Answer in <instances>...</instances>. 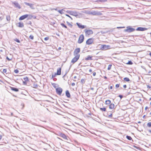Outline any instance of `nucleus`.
<instances>
[{
	"label": "nucleus",
	"mask_w": 151,
	"mask_h": 151,
	"mask_svg": "<svg viewBox=\"0 0 151 151\" xmlns=\"http://www.w3.org/2000/svg\"><path fill=\"white\" fill-rule=\"evenodd\" d=\"M127 29H125L124 31L128 33H130L134 31L135 29L134 28H132L131 26H129L127 27Z\"/></svg>",
	"instance_id": "f257e3e1"
},
{
	"label": "nucleus",
	"mask_w": 151,
	"mask_h": 151,
	"mask_svg": "<svg viewBox=\"0 0 151 151\" xmlns=\"http://www.w3.org/2000/svg\"><path fill=\"white\" fill-rule=\"evenodd\" d=\"M80 51V49L79 48H77L75 49L74 52V55L75 56L78 57L79 58L80 55L79 54Z\"/></svg>",
	"instance_id": "f03ea898"
},
{
	"label": "nucleus",
	"mask_w": 151,
	"mask_h": 151,
	"mask_svg": "<svg viewBox=\"0 0 151 151\" xmlns=\"http://www.w3.org/2000/svg\"><path fill=\"white\" fill-rule=\"evenodd\" d=\"M88 13L89 14H91L93 15H102V13L101 12L97 11L90 12H89Z\"/></svg>",
	"instance_id": "7ed1b4c3"
},
{
	"label": "nucleus",
	"mask_w": 151,
	"mask_h": 151,
	"mask_svg": "<svg viewBox=\"0 0 151 151\" xmlns=\"http://www.w3.org/2000/svg\"><path fill=\"white\" fill-rule=\"evenodd\" d=\"M101 49L102 50H106L111 48L110 46L109 45H102L101 46Z\"/></svg>",
	"instance_id": "20e7f679"
},
{
	"label": "nucleus",
	"mask_w": 151,
	"mask_h": 151,
	"mask_svg": "<svg viewBox=\"0 0 151 151\" xmlns=\"http://www.w3.org/2000/svg\"><path fill=\"white\" fill-rule=\"evenodd\" d=\"M84 40V37L83 35H80L78 40V43L79 44L82 43L83 41Z\"/></svg>",
	"instance_id": "39448f33"
},
{
	"label": "nucleus",
	"mask_w": 151,
	"mask_h": 151,
	"mask_svg": "<svg viewBox=\"0 0 151 151\" xmlns=\"http://www.w3.org/2000/svg\"><path fill=\"white\" fill-rule=\"evenodd\" d=\"M67 12L70 15H73L75 16H77L78 15V13L76 11H68Z\"/></svg>",
	"instance_id": "423d86ee"
},
{
	"label": "nucleus",
	"mask_w": 151,
	"mask_h": 151,
	"mask_svg": "<svg viewBox=\"0 0 151 151\" xmlns=\"http://www.w3.org/2000/svg\"><path fill=\"white\" fill-rule=\"evenodd\" d=\"M24 3L26 5L29 6L31 9H35L34 4H33L29 3L26 2H24Z\"/></svg>",
	"instance_id": "0eeeda50"
},
{
	"label": "nucleus",
	"mask_w": 151,
	"mask_h": 151,
	"mask_svg": "<svg viewBox=\"0 0 151 151\" xmlns=\"http://www.w3.org/2000/svg\"><path fill=\"white\" fill-rule=\"evenodd\" d=\"M84 31L86 35H89L93 34V31L91 29L86 30L85 29Z\"/></svg>",
	"instance_id": "6e6552de"
},
{
	"label": "nucleus",
	"mask_w": 151,
	"mask_h": 151,
	"mask_svg": "<svg viewBox=\"0 0 151 151\" xmlns=\"http://www.w3.org/2000/svg\"><path fill=\"white\" fill-rule=\"evenodd\" d=\"M56 92L59 95H60L62 92V89L60 87L56 89Z\"/></svg>",
	"instance_id": "1a4fd4ad"
},
{
	"label": "nucleus",
	"mask_w": 151,
	"mask_h": 151,
	"mask_svg": "<svg viewBox=\"0 0 151 151\" xmlns=\"http://www.w3.org/2000/svg\"><path fill=\"white\" fill-rule=\"evenodd\" d=\"M28 16L29 15L27 14L22 15L19 17V20H23L27 18L28 17Z\"/></svg>",
	"instance_id": "9d476101"
},
{
	"label": "nucleus",
	"mask_w": 151,
	"mask_h": 151,
	"mask_svg": "<svg viewBox=\"0 0 151 151\" xmlns=\"http://www.w3.org/2000/svg\"><path fill=\"white\" fill-rule=\"evenodd\" d=\"M76 24L78 26V27L80 28H81V29H83L86 27V26L85 25H83L81 24L80 23H78V22L76 23Z\"/></svg>",
	"instance_id": "9b49d317"
},
{
	"label": "nucleus",
	"mask_w": 151,
	"mask_h": 151,
	"mask_svg": "<svg viewBox=\"0 0 151 151\" xmlns=\"http://www.w3.org/2000/svg\"><path fill=\"white\" fill-rule=\"evenodd\" d=\"M147 28L145 27H138L136 29L137 31H144L147 30Z\"/></svg>",
	"instance_id": "f8f14e48"
},
{
	"label": "nucleus",
	"mask_w": 151,
	"mask_h": 151,
	"mask_svg": "<svg viewBox=\"0 0 151 151\" xmlns=\"http://www.w3.org/2000/svg\"><path fill=\"white\" fill-rule=\"evenodd\" d=\"M93 39L92 38H90L87 40L86 44L87 45H90L93 43Z\"/></svg>",
	"instance_id": "ddd939ff"
},
{
	"label": "nucleus",
	"mask_w": 151,
	"mask_h": 151,
	"mask_svg": "<svg viewBox=\"0 0 151 151\" xmlns=\"http://www.w3.org/2000/svg\"><path fill=\"white\" fill-rule=\"evenodd\" d=\"M79 58V57H78L77 56H75V57L72 59L71 62L73 63V64H74L78 60Z\"/></svg>",
	"instance_id": "4468645a"
},
{
	"label": "nucleus",
	"mask_w": 151,
	"mask_h": 151,
	"mask_svg": "<svg viewBox=\"0 0 151 151\" xmlns=\"http://www.w3.org/2000/svg\"><path fill=\"white\" fill-rule=\"evenodd\" d=\"M13 4L14 5V6L18 8L19 9H21V7L20 5L17 2L15 1L13 2Z\"/></svg>",
	"instance_id": "2eb2a0df"
},
{
	"label": "nucleus",
	"mask_w": 151,
	"mask_h": 151,
	"mask_svg": "<svg viewBox=\"0 0 151 151\" xmlns=\"http://www.w3.org/2000/svg\"><path fill=\"white\" fill-rule=\"evenodd\" d=\"M59 135L61 137H62L64 139H67V137L64 134H63V133H59Z\"/></svg>",
	"instance_id": "dca6fc26"
},
{
	"label": "nucleus",
	"mask_w": 151,
	"mask_h": 151,
	"mask_svg": "<svg viewBox=\"0 0 151 151\" xmlns=\"http://www.w3.org/2000/svg\"><path fill=\"white\" fill-rule=\"evenodd\" d=\"M61 68H60L57 69V72L55 73V75H59L61 74Z\"/></svg>",
	"instance_id": "f3484780"
},
{
	"label": "nucleus",
	"mask_w": 151,
	"mask_h": 151,
	"mask_svg": "<svg viewBox=\"0 0 151 151\" xmlns=\"http://www.w3.org/2000/svg\"><path fill=\"white\" fill-rule=\"evenodd\" d=\"M10 88L11 90L14 91L18 92L19 91V90L17 88L13 87H10Z\"/></svg>",
	"instance_id": "a211bd4d"
},
{
	"label": "nucleus",
	"mask_w": 151,
	"mask_h": 151,
	"mask_svg": "<svg viewBox=\"0 0 151 151\" xmlns=\"http://www.w3.org/2000/svg\"><path fill=\"white\" fill-rule=\"evenodd\" d=\"M66 95L68 98H70V94L68 90H67L65 92Z\"/></svg>",
	"instance_id": "6ab92c4d"
},
{
	"label": "nucleus",
	"mask_w": 151,
	"mask_h": 151,
	"mask_svg": "<svg viewBox=\"0 0 151 151\" xmlns=\"http://www.w3.org/2000/svg\"><path fill=\"white\" fill-rule=\"evenodd\" d=\"M18 24H19V25L18 26L19 27H24V26L23 23L22 22H19Z\"/></svg>",
	"instance_id": "aec40b11"
},
{
	"label": "nucleus",
	"mask_w": 151,
	"mask_h": 151,
	"mask_svg": "<svg viewBox=\"0 0 151 151\" xmlns=\"http://www.w3.org/2000/svg\"><path fill=\"white\" fill-rule=\"evenodd\" d=\"M23 79L24 81H23V82L24 83H26V82L29 81V79L28 77H26L23 78Z\"/></svg>",
	"instance_id": "412c9836"
},
{
	"label": "nucleus",
	"mask_w": 151,
	"mask_h": 151,
	"mask_svg": "<svg viewBox=\"0 0 151 151\" xmlns=\"http://www.w3.org/2000/svg\"><path fill=\"white\" fill-rule=\"evenodd\" d=\"M38 85L36 83H33V84L32 86V87L33 88H37V87H38Z\"/></svg>",
	"instance_id": "4be33fe9"
},
{
	"label": "nucleus",
	"mask_w": 151,
	"mask_h": 151,
	"mask_svg": "<svg viewBox=\"0 0 151 151\" xmlns=\"http://www.w3.org/2000/svg\"><path fill=\"white\" fill-rule=\"evenodd\" d=\"M114 105L113 104H111L109 106V108L110 109H112L114 108Z\"/></svg>",
	"instance_id": "5701e85b"
},
{
	"label": "nucleus",
	"mask_w": 151,
	"mask_h": 151,
	"mask_svg": "<svg viewBox=\"0 0 151 151\" xmlns=\"http://www.w3.org/2000/svg\"><path fill=\"white\" fill-rule=\"evenodd\" d=\"M92 57L90 56V55H88L87 57L85 58V60H92V59L91 58Z\"/></svg>",
	"instance_id": "b1692460"
},
{
	"label": "nucleus",
	"mask_w": 151,
	"mask_h": 151,
	"mask_svg": "<svg viewBox=\"0 0 151 151\" xmlns=\"http://www.w3.org/2000/svg\"><path fill=\"white\" fill-rule=\"evenodd\" d=\"M111 101L109 100H106L105 101V103L106 104H109L111 103Z\"/></svg>",
	"instance_id": "393cba45"
},
{
	"label": "nucleus",
	"mask_w": 151,
	"mask_h": 151,
	"mask_svg": "<svg viewBox=\"0 0 151 151\" xmlns=\"http://www.w3.org/2000/svg\"><path fill=\"white\" fill-rule=\"evenodd\" d=\"M124 81L127 82H129L130 81L129 78L127 77L124 78Z\"/></svg>",
	"instance_id": "a878e982"
},
{
	"label": "nucleus",
	"mask_w": 151,
	"mask_h": 151,
	"mask_svg": "<svg viewBox=\"0 0 151 151\" xmlns=\"http://www.w3.org/2000/svg\"><path fill=\"white\" fill-rule=\"evenodd\" d=\"M68 25L71 28L73 25L72 24H70L69 22L67 21L66 22Z\"/></svg>",
	"instance_id": "bb28decb"
},
{
	"label": "nucleus",
	"mask_w": 151,
	"mask_h": 151,
	"mask_svg": "<svg viewBox=\"0 0 151 151\" xmlns=\"http://www.w3.org/2000/svg\"><path fill=\"white\" fill-rule=\"evenodd\" d=\"M126 137L127 138V139L129 140H130L132 139V137L130 136L127 135L126 136Z\"/></svg>",
	"instance_id": "cd10ccee"
},
{
	"label": "nucleus",
	"mask_w": 151,
	"mask_h": 151,
	"mask_svg": "<svg viewBox=\"0 0 151 151\" xmlns=\"http://www.w3.org/2000/svg\"><path fill=\"white\" fill-rule=\"evenodd\" d=\"M6 19L8 21H9L10 20V17L9 16L7 15L6 16Z\"/></svg>",
	"instance_id": "c85d7f7f"
},
{
	"label": "nucleus",
	"mask_w": 151,
	"mask_h": 151,
	"mask_svg": "<svg viewBox=\"0 0 151 151\" xmlns=\"http://www.w3.org/2000/svg\"><path fill=\"white\" fill-rule=\"evenodd\" d=\"M60 24L63 27H64L65 28L68 29V28L64 24L62 23Z\"/></svg>",
	"instance_id": "c756f323"
},
{
	"label": "nucleus",
	"mask_w": 151,
	"mask_h": 151,
	"mask_svg": "<svg viewBox=\"0 0 151 151\" xmlns=\"http://www.w3.org/2000/svg\"><path fill=\"white\" fill-rule=\"evenodd\" d=\"M147 126L148 127H151V122H149L147 123Z\"/></svg>",
	"instance_id": "7c9ffc66"
},
{
	"label": "nucleus",
	"mask_w": 151,
	"mask_h": 151,
	"mask_svg": "<svg viewBox=\"0 0 151 151\" xmlns=\"http://www.w3.org/2000/svg\"><path fill=\"white\" fill-rule=\"evenodd\" d=\"M111 66H112V65H111V64L109 65L108 66V68H107L108 70H110L111 69Z\"/></svg>",
	"instance_id": "2f4dec72"
},
{
	"label": "nucleus",
	"mask_w": 151,
	"mask_h": 151,
	"mask_svg": "<svg viewBox=\"0 0 151 151\" xmlns=\"http://www.w3.org/2000/svg\"><path fill=\"white\" fill-rule=\"evenodd\" d=\"M63 9H62L61 10H59L58 11V12L60 14H63Z\"/></svg>",
	"instance_id": "473e14b6"
},
{
	"label": "nucleus",
	"mask_w": 151,
	"mask_h": 151,
	"mask_svg": "<svg viewBox=\"0 0 151 151\" xmlns=\"http://www.w3.org/2000/svg\"><path fill=\"white\" fill-rule=\"evenodd\" d=\"M85 80L84 79H82L81 80V82L82 83H84L85 82Z\"/></svg>",
	"instance_id": "72a5a7b5"
},
{
	"label": "nucleus",
	"mask_w": 151,
	"mask_h": 151,
	"mask_svg": "<svg viewBox=\"0 0 151 151\" xmlns=\"http://www.w3.org/2000/svg\"><path fill=\"white\" fill-rule=\"evenodd\" d=\"M100 109L102 111H105L106 110V108H100Z\"/></svg>",
	"instance_id": "f704fd0d"
},
{
	"label": "nucleus",
	"mask_w": 151,
	"mask_h": 151,
	"mask_svg": "<svg viewBox=\"0 0 151 151\" xmlns=\"http://www.w3.org/2000/svg\"><path fill=\"white\" fill-rule=\"evenodd\" d=\"M29 38L32 40L34 39V36L32 35H31L29 36Z\"/></svg>",
	"instance_id": "c9c22d12"
},
{
	"label": "nucleus",
	"mask_w": 151,
	"mask_h": 151,
	"mask_svg": "<svg viewBox=\"0 0 151 151\" xmlns=\"http://www.w3.org/2000/svg\"><path fill=\"white\" fill-rule=\"evenodd\" d=\"M127 64L129 65H132L133 64V63L131 61H129L127 63Z\"/></svg>",
	"instance_id": "e433bc0d"
},
{
	"label": "nucleus",
	"mask_w": 151,
	"mask_h": 151,
	"mask_svg": "<svg viewBox=\"0 0 151 151\" xmlns=\"http://www.w3.org/2000/svg\"><path fill=\"white\" fill-rule=\"evenodd\" d=\"M14 40L15 41H16V42H19V43L20 42V41H19V40H18V39H17V38H16V39H15Z\"/></svg>",
	"instance_id": "4c0bfd02"
},
{
	"label": "nucleus",
	"mask_w": 151,
	"mask_h": 151,
	"mask_svg": "<svg viewBox=\"0 0 151 151\" xmlns=\"http://www.w3.org/2000/svg\"><path fill=\"white\" fill-rule=\"evenodd\" d=\"M106 1V0H98L97 1L104 2Z\"/></svg>",
	"instance_id": "58836bf2"
},
{
	"label": "nucleus",
	"mask_w": 151,
	"mask_h": 151,
	"mask_svg": "<svg viewBox=\"0 0 151 151\" xmlns=\"http://www.w3.org/2000/svg\"><path fill=\"white\" fill-rule=\"evenodd\" d=\"M14 72L16 73H19V71L17 69L14 70Z\"/></svg>",
	"instance_id": "ea45409f"
},
{
	"label": "nucleus",
	"mask_w": 151,
	"mask_h": 151,
	"mask_svg": "<svg viewBox=\"0 0 151 151\" xmlns=\"http://www.w3.org/2000/svg\"><path fill=\"white\" fill-rule=\"evenodd\" d=\"M83 12L84 13H85L89 14L88 13L89 12H90V11H88L85 10Z\"/></svg>",
	"instance_id": "a19ab883"
},
{
	"label": "nucleus",
	"mask_w": 151,
	"mask_h": 151,
	"mask_svg": "<svg viewBox=\"0 0 151 151\" xmlns=\"http://www.w3.org/2000/svg\"><path fill=\"white\" fill-rule=\"evenodd\" d=\"M7 70L6 69H4L3 70V73H6V72Z\"/></svg>",
	"instance_id": "79ce46f5"
},
{
	"label": "nucleus",
	"mask_w": 151,
	"mask_h": 151,
	"mask_svg": "<svg viewBox=\"0 0 151 151\" xmlns=\"http://www.w3.org/2000/svg\"><path fill=\"white\" fill-rule=\"evenodd\" d=\"M6 59L8 60L9 61H10V60H11L12 59V58L11 59H10L7 56V57H6Z\"/></svg>",
	"instance_id": "37998d69"
},
{
	"label": "nucleus",
	"mask_w": 151,
	"mask_h": 151,
	"mask_svg": "<svg viewBox=\"0 0 151 151\" xmlns=\"http://www.w3.org/2000/svg\"><path fill=\"white\" fill-rule=\"evenodd\" d=\"M119 84H116V88H118V87H119Z\"/></svg>",
	"instance_id": "c03bdc74"
},
{
	"label": "nucleus",
	"mask_w": 151,
	"mask_h": 151,
	"mask_svg": "<svg viewBox=\"0 0 151 151\" xmlns=\"http://www.w3.org/2000/svg\"><path fill=\"white\" fill-rule=\"evenodd\" d=\"M48 39H49L48 37H46L44 38V40L46 41Z\"/></svg>",
	"instance_id": "a18cd8bd"
},
{
	"label": "nucleus",
	"mask_w": 151,
	"mask_h": 151,
	"mask_svg": "<svg viewBox=\"0 0 151 151\" xmlns=\"http://www.w3.org/2000/svg\"><path fill=\"white\" fill-rule=\"evenodd\" d=\"M52 86H53V87H55V88L56 87V86H55L56 85V84H55V83H53L52 84Z\"/></svg>",
	"instance_id": "49530a36"
},
{
	"label": "nucleus",
	"mask_w": 151,
	"mask_h": 151,
	"mask_svg": "<svg viewBox=\"0 0 151 151\" xmlns=\"http://www.w3.org/2000/svg\"><path fill=\"white\" fill-rule=\"evenodd\" d=\"M66 16H68V17H70L71 19V20H72L73 19H72V18L71 17H70V16H69V15H68V14H66Z\"/></svg>",
	"instance_id": "de8ad7c7"
},
{
	"label": "nucleus",
	"mask_w": 151,
	"mask_h": 151,
	"mask_svg": "<svg viewBox=\"0 0 151 151\" xmlns=\"http://www.w3.org/2000/svg\"><path fill=\"white\" fill-rule=\"evenodd\" d=\"M118 96L121 99H122L123 97V96L122 95H119Z\"/></svg>",
	"instance_id": "09e8293b"
},
{
	"label": "nucleus",
	"mask_w": 151,
	"mask_h": 151,
	"mask_svg": "<svg viewBox=\"0 0 151 151\" xmlns=\"http://www.w3.org/2000/svg\"><path fill=\"white\" fill-rule=\"evenodd\" d=\"M96 75V73L95 72H93V76H95Z\"/></svg>",
	"instance_id": "8fccbe9b"
},
{
	"label": "nucleus",
	"mask_w": 151,
	"mask_h": 151,
	"mask_svg": "<svg viewBox=\"0 0 151 151\" xmlns=\"http://www.w3.org/2000/svg\"><path fill=\"white\" fill-rule=\"evenodd\" d=\"M112 114H110V115H109L108 116H109V117H110V118H111V117H112Z\"/></svg>",
	"instance_id": "3c124183"
},
{
	"label": "nucleus",
	"mask_w": 151,
	"mask_h": 151,
	"mask_svg": "<svg viewBox=\"0 0 151 151\" xmlns=\"http://www.w3.org/2000/svg\"><path fill=\"white\" fill-rule=\"evenodd\" d=\"M75 85V83H73L71 84V85L72 86H74Z\"/></svg>",
	"instance_id": "603ef678"
},
{
	"label": "nucleus",
	"mask_w": 151,
	"mask_h": 151,
	"mask_svg": "<svg viewBox=\"0 0 151 151\" xmlns=\"http://www.w3.org/2000/svg\"><path fill=\"white\" fill-rule=\"evenodd\" d=\"M55 75V74L54 75H52V78H54V77L55 76V75Z\"/></svg>",
	"instance_id": "864d4df0"
},
{
	"label": "nucleus",
	"mask_w": 151,
	"mask_h": 151,
	"mask_svg": "<svg viewBox=\"0 0 151 151\" xmlns=\"http://www.w3.org/2000/svg\"><path fill=\"white\" fill-rule=\"evenodd\" d=\"M123 87L124 88H126L127 87V86L126 85H124L123 86Z\"/></svg>",
	"instance_id": "5fc2aeb1"
},
{
	"label": "nucleus",
	"mask_w": 151,
	"mask_h": 151,
	"mask_svg": "<svg viewBox=\"0 0 151 151\" xmlns=\"http://www.w3.org/2000/svg\"><path fill=\"white\" fill-rule=\"evenodd\" d=\"M89 72L91 73L92 72V70L91 69L89 70Z\"/></svg>",
	"instance_id": "6e6d98bb"
},
{
	"label": "nucleus",
	"mask_w": 151,
	"mask_h": 151,
	"mask_svg": "<svg viewBox=\"0 0 151 151\" xmlns=\"http://www.w3.org/2000/svg\"><path fill=\"white\" fill-rule=\"evenodd\" d=\"M148 108V107L147 106H146V107H145V110H147V109Z\"/></svg>",
	"instance_id": "4d7b16f0"
},
{
	"label": "nucleus",
	"mask_w": 151,
	"mask_h": 151,
	"mask_svg": "<svg viewBox=\"0 0 151 151\" xmlns=\"http://www.w3.org/2000/svg\"><path fill=\"white\" fill-rule=\"evenodd\" d=\"M2 136L1 135H0V140L2 139Z\"/></svg>",
	"instance_id": "13d9d810"
},
{
	"label": "nucleus",
	"mask_w": 151,
	"mask_h": 151,
	"mask_svg": "<svg viewBox=\"0 0 151 151\" xmlns=\"http://www.w3.org/2000/svg\"><path fill=\"white\" fill-rule=\"evenodd\" d=\"M101 33H105V32H104L102 31H101Z\"/></svg>",
	"instance_id": "bf43d9fd"
},
{
	"label": "nucleus",
	"mask_w": 151,
	"mask_h": 151,
	"mask_svg": "<svg viewBox=\"0 0 151 151\" xmlns=\"http://www.w3.org/2000/svg\"><path fill=\"white\" fill-rule=\"evenodd\" d=\"M113 88V87L112 86H111L110 87V89H112Z\"/></svg>",
	"instance_id": "052dcab7"
},
{
	"label": "nucleus",
	"mask_w": 151,
	"mask_h": 151,
	"mask_svg": "<svg viewBox=\"0 0 151 151\" xmlns=\"http://www.w3.org/2000/svg\"><path fill=\"white\" fill-rule=\"evenodd\" d=\"M32 124H33V125H36L34 123H32Z\"/></svg>",
	"instance_id": "680f3d73"
},
{
	"label": "nucleus",
	"mask_w": 151,
	"mask_h": 151,
	"mask_svg": "<svg viewBox=\"0 0 151 151\" xmlns=\"http://www.w3.org/2000/svg\"><path fill=\"white\" fill-rule=\"evenodd\" d=\"M58 50H61V47H59L58 48Z\"/></svg>",
	"instance_id": "e2e57ef3"
},
{
	"label": "nucleus",
	"mask_w": 151,
	"mask_h": 151,
	"mask_svg": "<svg viewBox=\"0 0 151 151\" xmlns=\"http://www.w3.org/2000/svg\"><path fill=\"white\" fill-rule=\"evenodd\" d=\"M148 131L150 132L151 133V130H148Z\"/></svg>",
	"instance_id": "0e129e2a"
},
{
	"label": "nucleus",
	"mask_w": 151,
	"mask_h": 151,
	"mask_svg": "<svg viewBox=\"0 0 151 151\" xmlns=\"http://www.w3.org/2000/svg\"><path fill=\"white\" fill-rule=\"evenodd\" d=\"M53 9V10H56V11H57V9Z\"/></svg>",
	"instance_id": "69168bd1"
},
{
	"label": "nucleus",
	"mask_w": 151,
	"mask_h": 151,
	"mask_svg": "<svg viewBox=\"0 0 151 151\" xmlns=\"http://www.w3.org/2000/svg\"><path fill=\"white\" fill-rule=\"evenodd\" d=\"M73 78H74V79H76V76H75Z\"/></svg>",
	"instance_id": "338daca9"
},
{
	"label": "nucleus",
	"mask_w": 151,
	"mask_h": 151,
	"mask_svg": "<svg viewBox=\"0 0 151 151\" xmlns=\"http://www.w3.org/2000/svg\"><path fill=\"white\" fill-rule=\"evenodd\" d=\"M149 55L151 56V52L150 53Z\"/></svg>",
	"instance_id": "774afa93"
}]
</instances>
